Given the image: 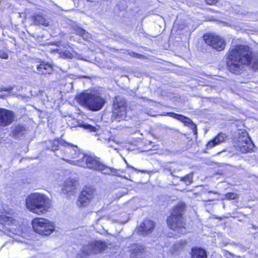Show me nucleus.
<instances>
[{"label": "nucleus", "mask_w": 258, "mask_h": 258, "mask_svg": "<svg viewBox=\"0 0 258 258\" xmlns=\"http://www.w3.org/2000/svg\"><path fill=\"white\" fill-rule=\"evenodd\" d=\"M215 138H216L218 143L220 144L225 141L227 138V135L224 133L220 132L215 137Z\"/></svg>", "instance_id": "nucleus-24"}, {"label": "nucleus", "mask_w": 258, "mask_h": 258, "mask_svg": "<svg viewBox=\"0 0 258 258\" xmlns=\"http://www.w3.org/2000/svg\"><path fill=\"white\" fill-rule=\"evenodd\" d=\"M31 20L33 24L38 26H44L47 27L49 25L48 19L43 15L40 14H35L31 17Z\"/></svg>", "instance_id": "nucleus-15"}, {"label": "nucleus", "mask_w": 258, "mask_h": 258, "mask_svg": "<svg viewBox=\"0 0 258 258\" xmlns=\"http://www.w3.org/2000/svg\"><path fill=\"white\" fill-rule=\"evenodd\" d=\"M33 231L41 236H49L55 230L53 222L42 217H36L31 222Z\"/></svg>", "instance_id": "nucleus-7"}, {"label": "nucleus", "mask_w": 258, "mask_h": 258, "mask_svg": "<svg viewBox=\"0 0 258 258\" xmlns=\"http://www.w3.org/2000/svg\"><path fill=\"white\" fill-rule=\"evenodd\" d=\"M194 172H191L189 174L180 177V181L184 182L186 185H190L193 182Z\"/></svg>", "instance_id": "nucleus-23"}, {"label": "nucleus", "mask_w": 258, "mask_h": 258, "mask_svg": "<svg viewBox=\"0 0 258 258\" xmlns=\"http://www.w3.org/2000/svg\"><path fill=\"white\" fill-rule=\"evenodd\" d=\"M25 206L30 212L41 215L49 211L51 204L49 199L45 195L34 192L26 198Z\"/></svg>", "instance_id": "nucleus-3"}, {"label": "nucleus", "mask_w": 258, "mask_h": 258, "mask_svg": "<svg viewBox=\"0 0 258 258\" xmlns=\"http://www.w3.org/2000/svg\"><path fill=\"white\" fill-rule=\"evenodd\" d=\"M190 258H207V253L205 249L201 247H192L190 253Z\"/></svg>", "instance_id": "nucleus-18"}, {"label": "nucleus", "mask_w": 258, "mask_h": 258, "mask_svg": "<svg viewBox=\"0 0 258 258\" xmlns=\"http://www.w3.org/2000/svg\"><path fill=\"white\" fill-rule=\"evenodd\" d=\"M131 256L137 257L141 256L145 252V247L142 245L134 243L132 245V248L130 250Z\"/></svg>", "instance_id": "nucleus-19"}, {"label": "nucleus", "mask_w": 258, "mask_h": 258, "mask_svg": "<svg viewBox=\"0 0 258 258\" xmlns=\"http://www.w3.org/2000/svg\"><path fill=\"white\" fill-rule=\"evenodd\" d=\"M155 227V225L153 221L145 219L137 227V232L140 235L146 236L153 231Z\"/></svg>", "instance_id": "nucleus-14"}, {"label": "nucleus", "mask_w": 258, "mask_h": 258, "mask_svg": "<svg viewBox=\"0 0 258 258\" xmlns=\"http://www.w3.org/2000/svg\"><path fill=\"white\" fill-rule=\"evenodd\" d=\"M225 199L227 200H233L238 198V195L233 192H229L225 195Z\"/></svg>", "instance_id": "nucleus-26"}, {"label": "nucleus", "mask_w": 258, "mask_h": 258, "mask_svg": "<svg viewBox=\"0 0 258 258\" xmlns=\"http://www.w3.org/2000/svg\"><path fill=\"white\" fill-rule=\"evenodd\" d=\"M219 1V0H205L206 4L209 5H215Z\"/></svg>", "instance_id": "nucleus-32"}, {"label": "nucleus", "mask_w": 258, "mask_h": 258, "mask_svg": "<svg viewBox=\"0 0 258 258\" xmlns=\"http://www.w3.org/2000/svg\"><path fill=\"white\" fill-rule=\"evenodd\" d=\"M187 244L186 240H181L179 241L175 242L172 247V250L174 252H179L183 250Z\"/></svg>", "instance_id": "nucleus-21"}, {"label": "nucleus", "mask_w": 258, "mask_h": 258, "mask_svg": "<svg viewBox=\"0 0 258 258\" xmlns=\"http://www.w3.org/2000/svg\"><path fill=\"white\" fill-rule=\"evenodd\" d=\"M226 67L232 74L240 75L245 66L253 71H258V52L246 44L231 46L225 54Z\"/></svg>", "instance_id": "nucleus-1"}, {"label": "nucleus", "mask_w": 258, "mask_h": 258, "mask_svg": "<svg viewBox=\"0 0 258 258\" xmlns=\"http://www.w3.org/2000/svg\"><path fill=\"white\" fill-rule=\"evenodd\" d=\"M62 54L66 58H72L73 56V54L68 50H64L62 52Z\"/></svg>", "instance_id": "nucleus-30"}, {"label": "nucleus", "mask_w": 258, "mask_h": 258, "mask_svg": "<svg viewBox=\"0 0 258 258\" xmlns=\"http://www.w3.org/2000/svg\"><path fill=\"white\" fill-rule=\"evenodd\" d=\"M129 109L130 107L125 98L119 96H114L111 106L112 120L120 122L126 120Z\"/></svg>", "instance_id": "nucleus-5"}, {"label": "nucleus", "mask_w": 258, "mask_h": 258, "mask_svg": "<svg viewBox=\"0 0 258 258\" xmlns=\"http://www.w3.org/2000/svg\"><path fill=\"white\" fill-rule=\"evenodd\" d=\"M17 214L13 209L3 208L0 210V224L4 227L14 225Z\"/></svg>", "instance_id": "nucleus-10"}, {"label": "nucleus", "mask_w": 258, "mask_h": 258, "mask_svg": "<svg viewBox=\"0 0 258 258\" xmlns=\"http://www.w3.org/2000/svg\"><path fill=\"white\" fill-rule=\"evenodd\" d=\"M78 101L82 105L93 111L101 110L105 101L100 96L90 93H84L80 94Z\"/></svg>", "instance_id": "nucleus-6"}, {"label": "nucleus", "mask_w": 258, "mask_h": 258, "mask_svg": "<svg viewBox=\"0 0 258 258\" xmlns=\"http://www.w3.org/2000/svg\"><path fill=\"white\" fill-rule=\"evenodd\" d=\"M219 143L215 137L212 140H210L206 145V149L209 150L213 148L215 146L219 145Z\"/></svg>", "instance_id": "nucleus-25"}, {"label": "nucleus", "mask_w": 258, "mask_h": 258, "mask_svg": "<svg viewBox=\"0 0 258 258\" xmlns=\"http://www.w3.org/2000/svg\"><path fill=\"white\" fill-rule=\"evenodd\" d=\"M37 70L41 75H45L51 74L53 71V68L51 64L42 61L37 66Z\"/></svg>", "instance_id": "nucleus-17"}, {"label": "nucleus", "mask_w": 258, "mask_h": 258, "mask_svg": "<svg viewBox=\"0 0 258 258\" xmlns=\"http://www.w3.org/2000/svg\"><path fill=\"white\" fill-rule=\"evenodd\" d=\"M0 58L3 59H8L9 58V55L6 52L0 50Z\"/></svg>", "instance_id": "nucleus-31"}, {"label": "nucleus", "mask_w": 258, "mask_h": 258, "mask_svg": "<svg viewBox=\"0 0 258 258\" xmlns=\"http://www.w3.org/2000/svg\"><path fill=\"white\" fill-rule=\"evenodd\" d=\"M26 129L25 126L20 124L16 125L12 132V134L14 137H18L24 135Z\"/></svg>", "instance_id": "nucleus-20"}, {"label": "nucleus", "mask_w": 258, "mask_h": 258, "mask_svg": "<svg viewBox=\"0 0 258 258\" xmlns=\"http://www.w3.org/2000/svg\"><path fill=\"white\" fill-rule=\"evenodd\" d=\"M128 54L134 57L138 58H144L145 56L143 54L138 53L137 52L131 51L128 53Z\"/></svg>", "instance_id": "nucleus-29"}, {"label": "nucleus", "mask_w": 258, "mask_h": 258, "mask_svg": "<svg viewBox=\"0 0 258 258\" xmlns=\"http://www.w3.org/2000/svg\"><path fill=\"white\" fill-rule=\"evenodd\" d=\"M244 135L242 137H239V142L241 143L239 146V150L242 153H247L253 151L254 144L246 132H243Z\"/></svg>", "instance_id": "nucleus-13"}, {"label": "nucleus", "mask_w": 258, "mask_h": 258, "mask_svg": "<svg viewBox=\"0 0 258 258\" xmlns=\"http://www.w3.org/2000/svg\"><path fill=\"white\" fill-rule=\"evenodd\" d=\"M15 117L13 111L0 108V126H6L11 124L14 121Z\"/></svg>", "instance_id": "nucleus-12"}, {"label": "nucleus", "mask_w": 258, "mask_h": 258, "mask_svg": "<svg viewBox=\"0 0 258 258\" xmlns=\"http://www.w3.org/2000/svg\"><path fill=\"white\" fill-rule=\"evenodd\" d=\"M59 142L57 140H54L51 142L50 149L51 151H55L58 150Z\"/></svg>", "instance_id": "nucleus-28"}, {"label": "nucleus", "mask_w": 258, "mask_h": 258, "mask_svg": "<svg viewBox=\"0 0 258 258\" xmlns=\"http://www.w3.org/2000/svg\"><path fill=\"white\" fill-rule=\"evenodd\" d=\"M186 205L183 203H180L173 206L166 219V223L168 228L179 233H185L186 222L184 214Z\"/></svg>", "instance_id": "nucleus-4"}, {"label": "nucleus", "mask_w": 258, "mask_h": 258, "mask_svg": "<svg viewBox=\"0 0 258 258\" xmlns=\"http://www.w3.org/2000/svg\"><path fill=\"white\" fill-rule=\"evenodd\" d=\"M64 156L69 158L72 164L92 171L109 174L112 172V168L105 165L100 158L93 154L81 152L77 146L64 142Z\"/></svg>", "instance_id": "nucleus-2"}, {"label": "nucleus", "mask_w": 258, "mask_h": 258, "mask_svg": "<svg viewBox=\"0 0 258 258\" xmlns=\"http://www.w3.org/2000/svg\"><path fill=\"white\" fill-rule=\"evenodd\" d=\"M203 39L205 44L217 51H222L225 48L226 43L220 36L212 33H206L203 34Z\"/></svg>", "instance_id": "nucleus-9"}, {"label": "nucleus", "mask_w": 258, "mask_h": 258, "mask_svg": "<svg viewBox=\"0 0 258 258\" xmlns=\"http://www.w3.org/2000/svg\"><path fill=\"white\" fill-rule=\"evenodd\" d=\"M80 126L84 129L88 130L90 132H95L97 131L95 126L88 123L81 124Z\"/></svg>", "instance_id": "nucleus-27"}, {"label": "nucleus", "mask_w": 258, "mask_h": 258, "mask_svg": "<svg viewBox=\"0 0 258 258\" xmlns=\"http://www.w3.org/2000/svg\"><path fill=\"white\" fill-rule=\"evenodd\" d=\"M76 35L82 37L84 39H87L90 37L89 33L84 29L80 27H75L74 29Z\"/></svg>", "instance_id": "nucleus-22"}, {"label": "nucleus", "mask_w": 258, "mask_h": 258, "mask_svg": "<svg viewBox=\"0 0 258 258\" xmlns=\"http://www.w3.org/2000/svg\"><path fill=\"white\" fill-rule=\"evenodd\" d=\"M96 191L91 185H85L79 194L76 205L80 209L86 208L90 206L96 196Z\"/></svg>", "instance_id": "nucleus-8"}, {"label": "nucleus", "mask_w": 258, "mask_h": 258, "mask_svg": "<svg viewBox=\"0 0 258 258\" xmlns=\"http://www.w3.org/2000/svg\"><path fill=\"white\" fill-rule=\"evenodd\" d=\"M167 115L180 121L184 125L189 127L192 130L194 135H197L198 129L197 124L189 117L173 112H167Z\"/></svg>", "instance_id": "nucleus-11"}, {"label": "nucleus", "mask_w": 258, "mask_h": 258, "mask_svg": "<svg viewBox=\"0 0 258 258\" xmlns=\"http://www.w3.org/2000/svg\"><path fill=\"white\" fill-rule=\"evenodd\" d=\"M91 248L94 253H101L107 247L106 242L101 240H95L91 244Z\"/></svg>", "instance_id": "nucleus-16"}]
</instances>
